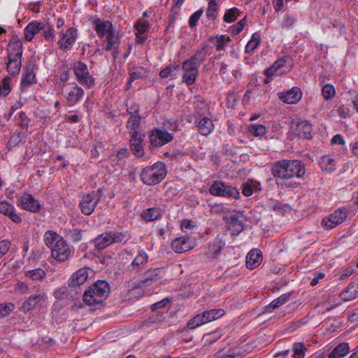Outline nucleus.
<instances>
[{"label":"nucleus","instance_id":"obj_51","mask_svg":"<svg viewBox=\"0 0 358 358\" xmlns=\"http://www.w3.org/2000/svg\"><path fill=\"white\" fill-rule=\"evenodd\" d=\"M336 94L335 88L332 85L326 84L322 89V94L325 100L332 99Z\"/></svg>","mask_w":358,"mask_h":358},{"label":"nucleus","instance_id":"obj_64","mask_svg":"<svg viewBox=\"0 0 358 358\" xmlns=\"http://www.w3.org/2000/svg\"><path fill=\"white\" fill-rule=\"evenodd\" d=\"M20 120L21 121V123H20V125L22 128H27L28 125H29V118L27 117V115L25 114V113L24 112H21L20 113Z\"/></svg>","mask_w":358,"mask_h":358},{"label":"nucleus","instance_id":"obj_17","mask_svg":"<svg viewBox=\"0 0 358 358\" xmlns=\"http://www.w3.org/2000/svg\"><path fill=\"white\" fill-rule=\"evenodd\" d=\"M92 273V271L88 267L79 268L74 272L68 281L69 287H77L85 283L89 278L90 274Z\"/></svg>","mask_w":358,"mask_h":358},{"label":"nucleus","instance_id":"obj_6","mask_svg":"<svg viewBox=\"0 0 358 358\" xmlns=\"http://www.w3.org/2000/svg\"><path fill=\"white\" fill-rule=\"evenodd\" d=\"M73 72L76 76L78 82L86 88H90L95 84V80L89 72L87 66L78 61L73 64Z\"/></svg>","mask_w":358,"mask_h":358},{"label":"nucleus","instance_id":"obj_58","mask_svg":"<svg viewBox=\"0 0 358 358\" xmlns=\"http://www.w3.org/2000/svg\"><path fill=\"white\" fill-rule=\"evenodd\" d=\"M203 14V10H199L194 12L189 19V25L190 27H194L196 26L199 20Z\"/></svg>","mask_w":358,"mask_h":358},{"label":"nucleus","instance_id":"obj_38","mask_svg":"<svg viewBox=\"0 0 358 358\" xmlns=\"http://www.w3.org/2000/svg\"><path fill=\"white\" fill-rule=\"evenodd\" d=\"M206 49L204 47L201 50H197L192 57L187 60L192 62L197 67H199L201 63L206 59Z\"/></svg>","mask_w":358,"mask_h":358},{"label":"nucleus","instance_id":"obj_37","mask_svg":"<svg viewBox=\"0 0 358 358\" xmlns=\"http://www.w3.org/2000/svg\"><path fill=\"white\" fill-rule=\"evenodd\" d=\"M224 243L221 240H216L212 244H210L208 247V254L209 257L215 258L217 257L220 253L221 252L222 249L224 246Z\"/></svg>","mask_w":358,"mask_h":358},{"label":"nucleus","instance_id":"obj_52","mask_svg":"<svg viewBox=\"0 0 358 358\" xmlns=\"http://www.w3.org/2000/svg\"><path fill=\"white\" fill-rule=\"evenodd\" d=\"M206 323V320H204V317H203V313L201 314H198L196 316L193 317L187 324V326L189 329H195L197 327Z\"/></svg>","mask_w":358,"mask_h":358},{"label":"nucleus","instance_id":"obj_42","mask_svg":"<svg viewBox=\"0 0 358 358\" xmlns=\"http://www.w3.org/2000/svg\"><path fill=\"white\" fill-rule=\"evenodd\" d=\"M24 275L33 280H41L45 277V272L43 269L37 268L31 270H27L24 272Z\"/></svg>","mask_w":358,"mask_h":358},{"label":"nucleus","instance_id":"obj_13","mask_svg":"<svg viewBox=\"0 0 358 358\" xmlns=\"http://www.w3.org/2000/svg\"><path fill=\"white\" fill-rule=\"evenodd\" d=\"M182 70L183 71L182 81L187 85L194 84L198 76L199 67L186 59L182 64Z\"/></svg>","mask_w":358,"mask_h":358},{"label":"nucleus","instance_id":"obj_39","mask_svg":"<svg viewBox=\"0 0 358 358\" xmlns=\"http://www.w3.org/2000/svg\"><path fill=\"white\" fill-rule=\"evenodd\" d=\"M344 301H351L358 296L357 288L352 284H350L341 294Z\"/></svg>","mask_w":358,"mask_h":358},{"label":"nucleus","instance_id":"obj_24","mask_svg":"<svg viewBox=\"0 0 358 358\" xmlns=\"http://www.w3.org/2000/svg\"><path fill=\"white\" fill-rule=\"evenodd\" d=\"M295 134L300 138L310 139L312 138V125L308 120H301L296 124Z\"/></svg>","mask_w":358,"mask_h":358},{"label":"nucleus","instance_id":"obj_56","mask_svg":"<svg viewBox=\"0 0 358 358\" xmlns=\"http://www.w3.org/2000/svg\"><path fill=\"white\" fill-rule=\"evenodd\" d=\"M229 229L233 231L234 233L239 234L243 229L242 222L238 219H233L229 224Z\"/></svg>","mask_w":358,"mask_h":358},{"label":"nucleus","instance_id":"obj_29","mask_svg":"<svg viewBox=\"0 0 358 358\" xmlns=\"http://www.w3.org/2000/svg\"><path fill=\"white\" fill-rule=\"evenodd\" d=\"M262 262V252L259 250H251L246 257V265L250 269L257 267Z\"/></svg>","mask_w":358,"mask_h":358},{"label":"nucleus","instance_id":"obj_26","mask_svg":"<svg viewBox=\"0 0 358 358\" xmlns=\"http://www.w3.org/2000/svg\"><path fill=\"white\" fill-rule=\"evenodd\" d=\"M0 213L8 217L15 223H20L21 217L16 213L15 207L7 201H0Z\"/></svg>","mask_w":358,"mask_h":358},{"label":"nucleus","instance_id":"obj_30","mask_svg":"<svg viewBox=\"0 0 358 358\" xmlns=\"http://www.w3.org/2000/svg\"><path fill=\"white\" fill-rule=\"evenodd\" d=\"M42 28V22L32 21L29 22L24 29V38L26 41H31L34 36L38 33Z\"/></svg>","mask_w":358,"mask_h":358},{"label":"nucleus","instance_id":"obj_43","mask_svg":"<svg viewBox=\"0 0 358 358\" xmlns=\"http://www.w3.org/2000/svg\"><path fill=\"white\" fill-rule=\"evenodd\" d=\"M148 254L141 250L138 252L136 257L134 258L133 262H131L130 266L132 268H140L141 266L144 265L148 262Z\"/></svg>","mask_w":358,"mask_h":358},{"label":"nucleus","instance_id":"obj_54","mask_svg":"<svg viewBox=\"0 0 358 358\" xmlns=\"http://www.w3.org/2000/svg\"><path fill=\"white\" fill-rule=\"evenodd\" d=\"M246 17H243L238 22L230 27L231 33L234 35L238 34L243 30L244 26L246 24Z\"/></svg>","mask_w":358,"mask_h":358},{"label":"nucleus","instance_id":"obj_41","mask_svg":"<svg viewBox=\"0 0 358 358\" xmlns=\"http://www.w3.org/2000/svg\"><path fill=\"white\" fill-rule=\"evenodd\" d=\"M59 239H63V238L53 231H46L43 236L45 244L51 248L57 241H59Z\"/></svg>","mask_w":358,"mask_h":358},{"label":"nucleus","instance_id":"obj_32","mask_svg":"<svg viewBox=\"0 0 358 358\" xmlns=\"http://www.w3.org/2000/svg\"><path fill=\"white\" fill-rule=\"evenodd\" d=\"M198 128L201 135L208 136L213 131L214 124L212 120L208 117H203L199 121Z\"/></svg>","mask_w":358,"mask_h":358},{"label":"nucleus","instance_id":"obj_47","mask_svg":"<svg viewBox=\"0 0 358 358\" xmlns=\"http://www.w3.org/2000/svg\"><path fill=\"white\" fill-rule=\"evenodd\" d=\"M218 5L216 0H208L206 17L208 19L214 20L217 13Z\"/></svg>","mask_w":358,"mask_h":358},{"label":"nucleus","instance_id":"obj_25","mask_svg":"<svg viewBox=\"0 0 358 358\" xmlns=\"http://www.w3.org/2000/svg\"><path fill=\"white\" fill-rule=\"evenodd\" d=\"M94 23V29L100 38L106 37L114 31L113 26L110 21L96 19Z\"/></svg>","mask_w":358,"mask_h":358},{"label":"nucleus","instance_id":"obj_2","mask_svg":"<svg viewBox=\"0 0 358 358\" xmlns=\"http://www.w3.org/2000/svg\"><path fill=\"white\" fill-rule=\"evenodd\" d=\"M110 291L108 284L104 280H99L91 285L83 294V301L96 308L102 305Z\"/></svg>","mask_w":358,"mask_h":358},{"label":"nucleus","instance_id":"obj_7","mask_svg":"<svg viewBox=\"0 0 358 358\" xmlns=\"http://www.w3.org/2000/svg\"><path fill=\"white\" fill-rule=\"evenodd\" d=\"M102 194L101 190L92 191L84 194L80 201L79 206L81 212L85 215H91L96 205L101 199Z\"/></svg>","mask_w":358,"mask_h":358},{"label":"nucleus","instance_id":"obj_44","mask_svg":"<svg viewBox=\"0 0 358 358\" xmlns=\"http://www.w3.org/2000/svg\"><path fill=\"white\" fill-rule=\"evenodd\" d=\"M43 32V36L49 42H53L55 40V30L53 27L48 23H42V28L41 29Z\"/></svg>","mask_w":358,"mask_h":358},{"label":"nucleus","instance_id":"obj_23","mask_svg":"<svg viewBox=\"0 0 358 358\" xmlns=\"http://www.w3.org/2000/svg\"><path fill=\"white\" fill-rule=\"evenodd\" d=\"M164 274V271L161 268L149 269L145 273L139 286L150 285L152 283L159 281Z\"/></svg>","mask_w":358,"mask_h":358},{"label":"nucleus","instance_id":"obj_10","mask_svg":"<svg viewBox=\"0 0 358 358\" xmlns=\"http://www.w3.org/2000/svg\"><path fill=\"white\" fill-rule=\"evenodd\" d=\"M348 212L345 208H339L334 213L324 217L322 221V226L325 229H331L342 224L348 217Z\"/></svg>","mask_w":358,"mask_h":358},{"label":"nucleus","instance_id":"obj_11","mask_svg":"<svg viewBox=\"0 0 358 358\" xmlns=\"http://www.w3.org/2000/svg\"><path fill=\"white\" fill-rule=\"evenodd\" d=\"M59 38L58 45L60 50L66 51L70 50L78 38V29L74 27H69L66 31L59 32Z\"/></svg>","mask_w":358,"mask_h":358},{"label":"nucleus","instance_id":"obj_50","mask_svg":"<svg viewBox=\"0 0 358 358\" xmlns=\"http://www.w3.org/2000/svg\"><path fill=\"white\" fill-rule=\"evenodd\" d=\"M145 76V71L142 67L135 68L130 71V76L128 80V85H131V83L137 79L141 78Z\"/></svg>","mask_w":358,"mask_h":358},{"label":"nucleus","instance_id":"obj_31","mask_svg":"<svg viewBox=\"0 0 358 358\" xmlns=\"http://www.w3.org/2000/svg\"><path fill=\"white\" fill-rule=\"evenodd\" d=\"M319 164L322 170L328 173H331L336 169V163L330 155L322 156L320 159Z\"/></svg>","mask_w":358,"mask_h":358},{"label":"nucleus","instance_id":"obj_60","mask_svg":"<svg viewBox=\"0 0 358 358\" xmlns=\"http://www.w3.org/2000/svg\"><path fill=\"white\" fill-rule=\"evenodd\" d=\"M10 242L4 239L0 241V259L2 258L9 250Z\"/></svg>","mask_w":358,"mask_h":358},{"label":"nucleus","instance_id":"obj_15","mask_svg":"<svg viewBox=\"0 0 358 358\" xmlns=\"http://www.w3.org/2000/svg\"><path fill=\"white\" fill-rule=\"evenodd\" d=\"M138 106H136V108L134 109V114H132L131 111L129 112L131 116L127 122V128L130 136L145 134L141 127V117L138 115Z\"/></svg>","mask_w":358,"mask_h":358},{"label":"nucleus","instance_id":"obj_20","mask_svg":"<svg viewBox=\"0 0 358 358\" xmlns=\"http://www.w3.org/2000/svg\"><path fill=\"white\" fill-rule=\"evenodd\" d=\"M47 296L44 292L31 295L22 303V309L24 312H28L37 306H42L45 302Z\"/></svg>","mask_w":358,"mask_h":358},{"label":"nucleus","instance_id":"obj_9","mask_svg":"<svg viewBox=\"0 0 358 358\" xmlns=\"http://www.w3.org/2000/svg\"><path fill=\"white\" fill-rule=\"evenodd\" d=\"M73 254V250L66 241L59 239L51 248V256L58 262H64L69 259Z\"/></svg>","mask_w":358,"mask_h":358},{"label":"nucleus","instance_id":"obj_61","mask_svg":"<svg viewBox=\"0 0 358 358\" xmlns=\"http://www.w3.org/2000/svg\"><path fill=\"white\" fill-rule=\"evenodd\" d=\"M211 212L217 214H224L227 212V209L222 204H215L211 207Z\"/></svg>","mask_w":358,"mask_h":358},{"label":"nucleus","instance_id":"obj_18","mask_svg":"<svg viewBox=\"0 0 358 358\" xmlns=\"http://www.w3.org/2000/svg\"><path fill=\"white\" fill-rule=\"evenodd\" d=\"M278 96L285 103L295 104L301 100L302 92L299 87H294L289 90L278 92Z\"/></svg>","mask_w":358,"mask_h":358},{"label":"nucleus","instance_id":"obj_57","mask_svg":"<svg viewBox=\"0 0 358 358\" xmlns=\"http://www.w3.org/2000/svg\"><path fill=\"white\" fill-rule=\"evenodd\" d=\"M355 272L353 266H350L345 268H342L339 272L340 280H344L350 276Z\"/></svg>","mask_w":358,"mask_h":358},{"label":"nucleus","instance_id":"obj_8","mask_svg":"<svg viewBox=\"0 0 358 358\" xmlns=\"http://www.w3.org/2000/svg\"><path fill=\"white\" fill-rule=\"evenodd\" d=\"M126 236L118 231H109L98 236L94 241L98 250H103L113 243L122 242Z\"/></svg>","mask_w":358,"mask_h":358},{"label":"nucleus","instance_id":"obj_63","mask_svg":"<svg viewBox=\"0 0 358 358\" xmlns=\"http://www.w3.org/2000/svg\"><path fill=\"white\" fill-rule=\"evenodd\" d=\"M174 70L175 67L173 66H167L160 71L159 76L162 78H168Z\"/></svg>","mask_w":358,"mask_h":358},{"label":"nucleus","instance_id":"obj_4","mask_svg":"<svg viewBox=\"0 0 358 358\" xmlns=\"http://www.w3.org/2000/svg\"><path fill=\"white\" fill-rule=\"evenodd\" d=\"M166 173L167 170L165 164L158 162L152 166L143 168L141 173V179L144 184L153 185L164 180Z\"/></svg>","mask_w":358,"mask_h":358},{"label":"nucleus","instance_id":"obj_22","mask_svg":"<svg viewBox=\"0 0 358 358\" xmlns=\"http://www.w3.org/2000/svg\"><path fill=\"white\" fill-rule=\"evenodd\" d=\"M144 138L145 134L130 136V148L136 157L144 155Z\"/></svg>","mask_w":358,"mask_h":358},{"label":"nucleus","instance_id":"obj_12","mask_svg":"<svg viewBox=\"0 0 358 358\" xmlns=\"http://www.w3.org/2000/svg\"><path fill=\"white\" fill-rule=\"evenodd\" d=\"M173 138V134L164 129H155L149 134L150 143L153 147H161L171 141Z\"/></svg>","mask_w":358,"mask_h":358},{"label":"nucleus","instance_id":"obj_21","mask_svg":"<svg viewBox=\"0 0 358 358\" xmlns=\"http://www.w3.org/2000/svg\"><path fill=\"white\" fill-rule=\"evenodd\" d=\"M171 248L176 252L182 253L192 250L194 248V244L189 237L180 236L171 242Z\"/></svg>","mask_w":358,"mask_h":358},{"label":"nucleus","instance_id":"obj_3","mask_svg":"<svg viewBox=\"0 0 358 358\" xmlns=\"http://www.w3.org/2000/svg\"><path fill=\"white\" fill-rule=\"evenodd\" d=\"M22 44L20 41L13 40L9 42L7 48L8 62L6 65V69L10 75L15 76L20 73L22 66Z\"/></svg>","mask_w":358,"mask_h":358},{"label":"nucleus","instance_id":"obj_34","mask_svg":"<svg viewBox=\"0 0 358 358\" xmlns=\"http://www.w3.org/2000/svg\"><path fill=\"white\" fill-rule=\"evenodd\" d=\"M348 344L343 343L337 345L329 355V358H341L348 354Z\"/></svg>","mask_w":358,"mask_h":358},{"label":"nucleus","instance_id":"obj_45","mask_svg":"<svg viewBox=\"0 0 358 358\" xmlns=\"http://www.w3.org/2000/svg\"><path fill=\"white\" fill-rule=\"evenodd\" d=\"M292 295V292H287L284 294H282L278 298L273 300L268 306V309L272 308L275 309L278 308L279 306L283 305L287 301L289 300V298Z\"/></svg>","mask_w":358,"mask_h":358},{"label":"nucleus","instance_id":"obj_14","mask_svg":"<svg viewBox=\"0 0 358 358\" xmlns=\"http://www.w3.org/2000/svg\"><path fill=\"white\" fill-rule=\"evenodd\" d=\"M84 90L77 84L73 83L69 86L65 92V98L69 106H73L78 103L83 97Z\"/></svg>","mask_w":358,"mask_h":358},{"label":"nucleus","instance_id":"obj_36","mask_svg":"<svg viewBox=\"0 0 358 358\" xmlns=\"http://www.w3.org/2000/svg\"><path fill=\"white\" fill-rule=\"evenodd\" d=\"M248 131L256 137H262L268 132V129L263 124H252L248 127Z\"/></svg>","mask_w":358,"mask_h":358},{"label":"nucleus","instance_id":"obj_49","mask_svg":"<svg viewBox=\"0 0 358 358\" xmlns=\"http://www.w3.org/2000/svg\"><path fill=\"white\" fill-rule=\"evenodd\" d=\"M260 43V35L257 33L252 34L251 39L248 41L245 46V52H252Z\"/></svg>","mask_w":358,"mask_h":358},{"label":"nucleus","instance_id":"obj_5","mask_svg":"<svg viewBox=\"0 0 358 358\" xmlns=\"http://www.w3.org/2000/svg\"><path fill=\"white\" fill-rule=\"evenodd\" d=\"M209 192L216 196H222L231 199H238L240 192L237 188L228 185L222 181H214L209 189Z\"/></svg>","mask_w":358,"mask_h":358},{"label":"nucleus","instance_id":"obj_19","mask_svg":"<svg viewBox=\"0 0 358 358\" xmlns=\"http://www.w3.org/2000/svg\"><path fill=\"white\" fill-rule=\"evenodd\" d=\"M36 66L34 63H29L27 66L21 80L22 91H26L31 85L36 83Z\"/></svg>","mask_w":358,"mask_h":358},{"label":"nucleus","instance_id":"obj_1","mask_svg":"<svg viewBox=\"0 0 358 358\" xmlns=\"http://www.w3.org/2000/svg\"><path fill=\"white\" fill-rule=\"evenodd\" d=\"M271 173L276 185L282 189H295L299 185L296 178H302L306 172L304 164L296 159H282L273 163Z\"/></svg>","mask_w":358,"mask_h":358},{"label":"nucleus","instance_id":"obj_53","mask_svg":"<svg viewBox=\"0 0 358 358\" xmlns=\"http://www.w3.org/2000/svg\"><path fill=\"white\" fill-rule=\"evenodd\" d=\"M293 350L294 358H303L305 355L306 348L302 343H296L294 344Z\"/></svg>","mask_w":358,"mask_h":358},{"label":"nucleus","instance_id":"obj_35","mask_svg":"<svg viewBox=\"0 0 358 358\" xmlns=\"http://www.w3.org/2000/svg\"><path fill=\"white\" fill-rule=\"evenodd\" d=\"M230 41V38L226 35L210 38V41L215 44L217 51L224 50Z\"/></svg>","mask_w":358,"mask_h":358},{"label":"nucleus","instance_id":"obj_28","mask_svg":"<svg viewBox=\"0 0 358 358\" xmlns=\"http://www.w3.org/2000/svg\"><path fill=\"white\" fill-rule=\"evenodd\" d=\"M286 62L287 59L284 57L276 60L271 67L264 71V74L268 77L285 74L286 71H280V69L285 66Z\"/></svg>","mask_w":358,"mask_h":358},{"label":"nucleus","instance_id":"obj_48","mask_svg":"<svg viewBox=\"0 0 358 358\" xmlns=\"http://www.w3.org/2000/svg\"><path fill=\"white\" fill-rule=\"evenodd\" d=\"M10 78L6 76L0 83V96H6L11 91Z\"/></svg>","mask_w":358,"mask_h":358},{"label":"nucleus","instance_id":"obj_27","mask_svg":"<svg viewBox=\"0 0 358 358\" xmlns=\"http://www.w3.org/2000/svg\"><path fill=\"white\" fill-rule=\"evenodd\" d=\"M106 45L104 46V49L113 51V56L115 58L118 54L117 49L120 43V38L118 34L113 31L106 36Z\"/></svg>","mask_w":358,"mask_h":358},{"label":"nucleus","instance_id":"obj_40","mask_svg":"<svg viewBox=\"0 0 358 358\" xmlns=\"http://www.w3.org/2000/svg\"><path fill=\"white\" fill-rule=\"evenodd\" d=\"M224 314L222 309H212L203 312V317L206 323L221 317Z\"/></svg>","mask_w":358,"mask_h":358},{"label":"nucleus","instance_id":"obj_59","mask_svg":"<svg viewBox=\"0 0 358 358\" xmlns=\"http://www.w3.org/2000/svg\"><path fill=\"white\" fill-rule=\"evenodd\" d=\"M136 33L145 34L149 29V24L144 21H138L135 25Z\"/></svg>","mask_w":358,"mask_h":358},{"label":"nucleus","instance_id":"obj_33","mask_svg":"<svg viewBox=\"0 0 358 358\" xmlns=\"http://www.w3.org/2000/svg\"><path fill=\"white\" fill-rule=\"evenodd\" d=\"M162 215V210L159 208H150L141 214L142 217L147 222L155 221Z\"/></svg>","mask_w":358,"mask_h":358},{"label":"nucleus","instance_id":"obj_62","mask_svg":"<svg viewBox=\"0 0 358 358\" xmlns=\"http://www.w3.org/2000/svg\"><path fill=\"white\" fill-rule=\"evenodd\" d=\"M129 155V152L127 148H122L119 150L116 154V157L117 158V162L122 160L123 159L127 157Z\"/></svg>","mask_w":358,"mask_h":358},{"label":"nucleus","instance_id":"obj_46","mask_svg":"<svg viewBox=\"0 0 358 358\" xmlns=\"http://www.w3.org/2000/svg\"><path fill=\"white\" fill-rule=\"evenodd\" d=\"M239 15L240 12L237 8H231L226 10L223 17V20L227 23H231L237 19Z\"/></svg>","mask_w":358,"mask_h":358},{"label":"nucleus","instance_id":"obj_55","mask_svg":"<svg viewBox=\"0 0 358 358\" xmlns=\"http://www.w3.org/2000/svg\"><path fill=\"white\" fill-rule=\"evenodd\" d=\"M14 307L12 303L0 304V317L8 315L14 310Z\"/></svg>","mask_w":358,"mask_h":358},{"label":"nucleus","instance_id":"obj_16","mask_svg":"<svg viewBox=\"0 0 358 358\" xmlns=\"http://www.w3.org/2000/svg\"><path fill=\"white\" fill-rule=\"evenodd\" d=\"M18 205L23 209L31 211L32 213L38 212L41 206L38 200H36L31 194L24 193L18 199Z\"/></svg>","mask_w":358,"mask_h":358}]
</instances>
